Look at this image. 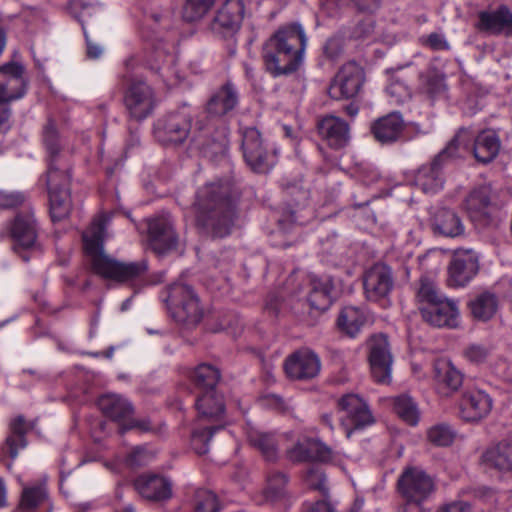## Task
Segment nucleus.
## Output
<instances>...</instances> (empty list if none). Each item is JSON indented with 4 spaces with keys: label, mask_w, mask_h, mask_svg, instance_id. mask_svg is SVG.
<instances>
[{
    "label": "nucleus",
    "mask_w": 512,
    "mask_h": 512,
    "mask_svg": "<svg viewBox=\"0 0 512 512\" xmlns=\"http://www.w3.org/2000/svg\"><path fill=\"white\" fill-rule=\"evenodd\" d=\"M493 407L492 398L482 390L466 391L459 403V415L467 422H478L487 417Z\"/></svg>",
    "instance_id": "nucleus-25"
},
{
    "label": "nucleus",
    "mask_w": 512,
    "mask_h": 512,
    "mask_svg": "<svg viewBox=\"0 0 512 512\" xmlns=\"http://www.w3.org/2000/svg\"><path fill=\"white\" fill-rule=\"evenodd\" d=\"M470 139L471 135L468 130L459 129L446 147L430 163L423 164L415 171L413 184L426 194H435L442 190L445 182L443 168L446 161L458 155L457 143L460 140L465 147H468Z\"/></svg>",
    "instance_id": "nucleus-4"
},
{
    "label": "nucleus",
    "mask_w": 512,
    "mask_h": 512,
    "mask_svg": "<svg viewBox=\"0 0 512 512\" xmlns=\"http://www.w3.org/2000/svg\"><path fill=\"white\" fill-rule=\"evenodd\" d=\"M124 103L130 117L141 121L147 118L155 107L154 91L145 82H133L126 91Z\"/></svg>",
    "instance_id": "nucleus-15"
},
{
    "label": "nucleus",
    "mask_w": 512,
    "mask_h": 512,
    "mask_svg": "<svg viewBox=\"0 0 512 512\" xmlns=\"http://www.w3.org/2000/svg\"><path fill=\"white\" fill-rule=\"evenodd\" d=\"M304 512H336L335 508L327 501H318L305 507Z\"/></svg>",
    "instance_id": "nucleus-62"
},
{
    "label": "nucleus",
    "mask_w": 512,
    "mask_h": 512,
    "mask_svg": "<svg viewBox=\"0 0 512 512\" xmlns=\"http://www.w3.org/2000/svg\"><path fill=\"white\" fill-rule=\"evenodd\" d=\"M11 236L14 240V250L24 261L29 260L26 250L37 248V225L33 211L28 208L16 215L11 225Z\"/></svg>",
    "instance_id": "nucleus-11"
},
{
    "label": "nucleus",
    "mask_w": 512,
    "mask_h": 512,
    "mask_svg": "<svg viewBox=\"0 0 512 512\" xmlns=\"http://www.w3.org/2000/svg\"><path fill=\"white\" fill-rule=\"evenodd\" d=\"M471 139L468 142V147H465L460 140L457 143L458 151L462 148L463 150H472L475 159L482 163H489L498 155L501 148V141L497 132L493 129H484L480 131L476 136L468 129Z\"/></svg>",
    "instance_id": "nucleus-17"
},
{
    "label": "nucleus",
    "mask_w": 512,
    "mask_h": 512,
    "mask_svg": "<svg viewBox=\"0 0 512 512\" xmlns=\"http://www.w3.org/2000/svg\"><path fill=\"white\" fill-rule=\"evenodd\" d=\"M475 28L488 35L512 36V11L502 5L496 10L480 11Z\"/></svg>",
    "instance_id": "nucleus-23"
},
{
    "label": "nucleus",
    "mask_w": 512,
    "mask_h": 512,
    "mask_svg": "<svg viewBox=\"0 0 512 512\" xmlns=\"http://www.w3.org/2000/svg\"><path fill=\"white\" fill-rule=\"evenodd\" d=\"M371 130L377 141L383 144L393 143L401 137L404 121L399 113H390L374 122Z\"/></svg>",
    "instance_id": "nucleus-32"
},
{
    "label": "nucleus",
    "mask_w": 512,
    "mask_h": 512,
    "mask_svg": "<svg viewBox=\"0 0 512 512\" xmlns=\"http://www.w3.org/2000/svg\"><path fill=\"white\" fill-rule=\"evenodd\" d=\"M153 458L152 454L144 447L137 446L132 449L126 458V462L131 467L142 466Z\"/></svg>",
    "instance_id": "nucleus-56"
},
{
    "label": "nucleus",
    "mask_w": 512,
    "mask_h": 512,
    "mask_svg": "<svg viewBox=\"0 0 512 512\" xmlns=\"http://www.w3.org/2000/svg\"><path fill=\"white\" fill-rule=\"evenodd\" d=\"M423 320L435 327L455 328L459 323V307L455 299L444 298L431 307H419Z\"/></svg>",
    "instance_id": "nucleus-24"
},
{
    "label": "nucleus",
    "mask_w": 512,
    "mask_h": 512,
    "mask_svg": "<svg viewBox=\"0 0 512 512\" xmlns=\"http://www.w3.org/2000/svg\"><path fill=\"white\" fill-rule=\"evenodd\" d=\"M48 501L46 478L36 484L23 485L19 507L30 511Z\"/></svg>",
    "instance_id": "nucleus-42"
},
{
    "label": "nucleus",
    "mask_w": 512,
    "mask_h": 512,
    "mask_svg": "<svg viewBox=\"0 0 512 512\" xmlns=\"http://www.w3.org/2000/svg\"><path fill=\"white\" fill-rule=\"evenodd\" d=\"M148 241L157 254H164L177 247L178 235L169 215H161L148 221Z\"/></svg>",
    "instance_id": "nucleus-14"
},
{
    "label": "nucleus",
    "mask_w": 512,
    "mask_h": 512,
    "mask_svg": "<svg viewBox=\"0 0 512 512\" xmlns=\"http://www.w3.org/2000/svg\"><path fill=\"white\" fill-rule=\"evenodd\" d=\"M469 308L475 319L488 321L498 311L499 298L493 292L484 291L476 295L474 299L469 302Z\"/></svg>",
    "instance_id": "nucleus-40"
},
{
    "label": "nucleus",
    "mask_w": 512,
    "mask_h": 512,
    "mask_svg": "<svg viewBox=\"0 0 512 512\" xmlns=\"http://www.w3.org/2000/svg\"><path fill=\"white\" fill-rule=\"evenodd\" d=\"M26 202V196L19 191H11L7 189H0V208L1 209H14L22 206Z\"/></svg>",
    "instance_id": "nucleus-53"
},
{
    "label": "nucleus",
    "mask_w": 512,
    "mask_h": 512,
    "mask_svg": "<svg viewBox=\"0 0 512 512\" xmlns=\"http://www.w3.org/2000/svg\"><path fill=\"white\" fill-rule=\"evenodd\" d=\"M71 171H47L45 179L49 193L50 215L53 221L65 219L71 211Z\"/></svg>",
    "instance_id": "nucleus-8"
},
{
    "label": "nucleus",
    "mask_w": 512,
    "mask_h": 512,
    "mask_svg": "<svg viewBox=\"0 0 512 512\" xmlns=\"http://www.w3.org/2000/svg\"><path fill=\"white\" fill-rule=\"evenodd\" d=\"M465 356L471 362L482 363L489 356V350L484 346L473 344L466 349Z\"/></svg>",
    "instance_id": "nucleus-58"
},
{
    "label": "nucleus",
    "mask_w": 512,
    "mask_h": 512,
    "mask_svg": "<svg viewBox=\"0 0 512 512\" xmlns=\"http://www.w3.org/2000/svg\"><path fill=\"white\" fill-rule=\"evenodd\" d=\"M433 50H448L449 44L445 37L439 33H431L425 42Z\"/></svg>",
    "instance_id": "nucleus-59"
},
{
    "label": "nucleus",
    "mask_w": 512,
    "mask_h": 512,
    "mask_svg": "<svg viewBox=\"0 0 512 512\" xmlns=\"http://www.w3.org/2000/svg\"><path fill=\"white\" fill-rule=\"evenodd\" d=\"M191 115L185 110L167 114L154 126L156 139L164 145L183 143L191 131Z\"/></svg>",
    "instance_id": "nucleus-10"
},
{
    "label": "nucleus",
    "mask_w": 512,
    "mask_h": 512,
    "mask_svg": "<svg viewBox=\"0 0 512 512\" xmlns=\"http://www.w3.org/2000/svg\"><path fill=\"white\" fill-rule=\"evenodd\" d=\"M369 360L371 373L378 383H388L391 378L392 355L387 337L376 335L370 343Z\"/></svg>",
    "instance_id": "nucleus-19"
},
{
    "label": "nucleus",
    "mask_w": 512,
    "mask_h": 512,
    "mask_svg": "<svg viewBox=\"0 0 512 512\" xmlns=\"http://www.w3.org/2000/svg\"><path fill=\"white\" fill-rule=\"evenodd\" d=\"M197 226L203 233L223 238L231 233L236 217V198L228 183L213 182L201 187L194 202Z\"/></svg>",
    "instance_id": "nucleus-2"
},
{
    "label": "nucleus",
    "mask_w": 512,
    "mask_h": 512,
    "mask_svg": "<svg viewBox=\"0 0 512 512\" xmlns=\"http://www.w3.org/2000/svg\"><path fill=\"white\" fill-rule=\"evenodd\" d=\"M427 437L434 445L448 446L453 442L455 433L448 425L438 424L428 430Z\"/></svg>",
    "instance_id": "nucleus-50"
},
{
    "label": "nucleus",
    "mask_w": 512,
    "mask_h": 512,
    "mask_svg": "<svg viewBox=\"0 0 512 512\" xmlns=\"http://www.w3.org/2000/svg\"><path fill=\"white\" fill-rule=\"evenodd\" d=\"M321 368L319 357L308 349L298 350L284 361V371L293 380H310L315 378Z\"/></svg>",
    "instance_id": "nucleus-16"
},
{
    "label": "nucleus",
    "mask_w": 512,
    "mask_h": 512,
    "mask_svg": "<svg viewBox=\"0 0 512 512\" xmlns=\"http://www.w3.org/2000/svg\"><path fill=\"white\" fill-rule=\"evenodd\" d=\"M98 406L106 417L118 422L120 426L134 412L132 403L122 395L115 393L102 395L98 400Z\"/></svg>",
    "instance_id": "nucleus-31"
},
{
    "label": "nucleus",
    "mask_w": 512,
    "mask_h": 512,
    "mask_svg": "<svg viewBox=\"0 0 512 512\" xmlns=\"http://www.w3.org/2000/svg\"><path fill=\"white\" fill-rule=\"evenodd\" d=\"M110 216L101 213L83 232L85 253L92 271L104 279L117 283H132L141 280L148 270L147 262H121L104 253L105 229Z\"/></svg>",
    "instance_id": "nucleus-1"
},
{
    "label": "nucleus",
    "mask_w": 512,
    "mask_h": 512,
    "mask_svg": "<svg viewBox=\"0 0 512 512\" xmlns=\"http://www.w3.org/2000/svg\"><path fill=\"white\" fill-rule=\"evenodd\" d=\"M28 425L23 416L16 417L10 424V434L6 439L4 450L12 458L18 456L19 450L27 445L25 435Z\"/></svg>",
    "instance_id": "nucleus-41"
},
{
    "label": "nucleus",
    "mask_w": 512,
    "mask_h": 512,
    "mask_svg": "<svg viewBox=\"0 0 512 512\" xmlns=\"http://www.w3.org/2000/svg\"><path fill=\"white\" fill-rule=\"evenodd\" d=\"M262 404L277 411H284L286 406L283 399L277 395H266L262 398Z\"/></svg>",
    "instance_id": "nucleus-60"
},
{
    "label": "nucleus",
    "mask_w": 512,
    "mask_h": 512,
    "mask_svg": "<svg viewBox=\"0 0 512 512\" xmlns=\"http://www.w3.org/2000/svg\"><path fill=\"white\" fill-rule=\"evenodd\" d=\"M444 298L446 296L432 279L426 276L420 278L419 286L416 290V300L420 307H431Z\"/></svg>",
    "instance_id": "nucleus-44"
},
{
    "label": "nucleus",
    "mask_w": 512,
    "mask_h": 512,
    "mask_svg": "<svg viewBox=\"0 0 512 512\" xmlns=\"http://www.w3.org/2000/svg\"><path fill=\"white\" fill-rule=\"evenodd\" d=\"M23 73V66L17 63L0 67V101L9 104L25 95L27 85Z\"/></svg>",
    "instance_id": "nucleus-20"
},
{
    "label": "nucleus",
    "mask_w": 512,
    "mask_h": 512,
    "mask_svg": "<svg viewBox=\"0 0 512 512\" xmlns=\"http://www.w3.org/2000/svg\"><path fill=\"white\" fill-rule=\"evenodd\" d=\"M322 139L334 149L345 147L350 140L349 125L339 117L328 115L322 118L317 125Z\"/></svg>",
    "instance_id": "nucleus-29"
},
{
    "label": "nucleus",
    "mask_w": 512,
    "mask_h": 512,
    "mask_svg": "<svg viewBox=\"0 0 512 512\" xmlns=\"http://www.w3.org/2000/svg\"><path fill=\"white\" fill-rule=\"evenodd\" d=\"M191 380L201 392L216 391L215 387L220 379V372L217 368L209 364H200L192 374Z\"/></svg>",
    "instance_id": "nucleus-43"
},
{
    "label": "nucleus",
    "mask_w": 512,
    "mask_h": 512,
    "mask_svg": "<svg viewBox=\"0 0 512 512\" xmlns=\"http://www.w3.org/2000/svg\"><path fill=\"white\" fill-rule=\"evenodd\" d=\"M243 14L242 0H226L214 17L211 24L212 31L222 36L232 34L239 28Z\"/></svg>",
    "instance_id": "nucleus-28"
},
{
    "label": "nucleus",
    "mask_w": 512,
    "mask_h": 512,
    "mask_svg": "<svg viewBox=\"0 0 512 512\" xmlns=\"http://www.w3.org/2000/svg\"><path fill=\"white\" fill-rule=\"evenodd\" d=\"M469 505L464 502H452L443 506L439 512H469Z\"/></svg>",
    "instance_id": "nucleus-64"
},
{
    "label": "nucleus",
    "mask_w": 512,
    "mask_h": 512,
    "mask_svg": "<svg viewBox=\"0 0 512 512\" xmlns=\"http://www.w3.org/2000/svg\"><path fill=\"white\" fill-rule=\"evenodd\" d=\"M222 426H211L203 429H195L191 436V446L199 454H206L209 450V441L212 435L220 430Z\"/></svg>",
    "instance_id": "nucleus-48"
},
{
    "label": "nucleus",
    "mask_w": 512,
    "mask_h": 512,
    "mask_svg": "<svg viewBox=\"0 0 512 512\" xmlns=\"http://www.w3.org/2000/svg\"><path fill=\"white\" fill-rule=\"evenodd\" d=\"M219 510L216 495L208 490H199L195 496V512H217Z\"/></svg>",
    "instance_id": "nucleus-52"
},
{
    "label": "nucleus",
    "mask_w": 512,
    "mask_h": 512,
    "mask_svg": "<svg viewBox=\"0 0 512 512\" xmlns=\"http://www.w3.org/2000/svg\"><path fill=\"white\" fill-rule=\"evenodd\" d=\"M333 283L328 278H313L307 302L311 309L318 312L325 311L332 303L331 292Z\"/></svg>",
    "instance_id": "nucleus-37"
},
{
    "label": "nucleus",
    "mask_w": 512,
    "mask_h": 512,
    "mask_svg": "<svg viewBox=\"0 0 512 512\" xmlns=\"http://www.w3.org/2000/svg\"><path fill=\"white\" fill-rule=\"evenodd\" d=\"M199 125L192 133L191 142L198 149H205L211 145L212 140L210 139L212 129L208 126Z\"/></svg>",
    "instance_id": "nucleus-57"
},
{
    "label": "nucleus",
    "mask_w": 512,
    "mask_h": 512,
    "mask_svg": "<svg viewBox=\"0 0 512 512\" xmlns=\"http://www.w3.org/2000/svg\"><path fill=\"white\" fill-rule=\"evenodd\" d=\"M419 93L431 101L446 97L448 85L444 73L431 68L419 75Z\"/></svg>",
    "instance_id": "nucleus-33"
},
{
    "label": "nucleus",
    "mask_w": 512,
    "mask_h": 512,
    "mask_svg": "<svg viewBox=\"0 0 512 512\" xmlns=\"http://www.w3.org/2000/svg\"><path fill=\"white\" fill-rule=\"evenodd\" d=\"M347 5L348 0H319L320 12L328 18L339 17Z\"/></svg>",
    "instance_id": "nucleus-54"
},
{
    "label": "nucleus",
    "mask_w": 512,
    "mask_h": 512,
    "mask_svg": "<svg viewBox=\"0 0 512 512\" xmlns=\"http://www.w3.org/2000/svg\"><path fill=\"white\" fill-rule=\"evenodd\" d=\"M437 391L444 397L451 396L462 386V373L447 361H437L434 365Z\"/></svg>",
    "instance_id": "nucleus-30"
},
{
    "label": "nucleus",
    "mask_w": 512,
    "mask_h": 512,
    "mask_svg": "<svg viewBox=\"0 0 512 512\" xmlns=\"http://www.w3.org/2000/svg\"><path fill=\"white\" fill-rule=\"evenodd\" d=\"M490 204L491 191L488 187L474 189L465 200V208L471 217L486 215Z\"/></svg>",
    "instance_id": "nucleus-45"
},
{
    "label": "nucleus",
    "mask_w": 512,
    "mask_h": 512,
    "mask_svg": "<svg viewBox=\"0 0 512 512\" xmlns=\"http://www.w3.org/2000/svg\"><path fill=\"white\" fill-rule=\"evenodd\" d=\"M337 407L342 413L340 425L348 439L354 432L363 430L375 422L368 403L358 394L349 393L341 396L337 401Z\"/></svg>",
    "instance_id": "nucleus-5"
},
{
    "label": "nucleus",
    "mask_w": 512,
    "mask_h": 512,
    "mask_svg": "<svg viewBox=\"0 0 512 512\" xmlns=\"http://www.w3.org/2000/svg\"><path fill=\"white\" fill-rule=\"evenodd\" d=\"M238 104V92L233 84L225 83L208 101L207 112L213 116H223Z\"/></svg>",
    "instance_id": "nucleus-34"
},
{
    "label": "nucleus",
    "mask_w": 512,
    "mask_h": 512,
    "mask_svg": "<svg viewBox=\"0 0 512 512\" xmlns=\"http://www.w3.org/2000/svg\"><path fill=\"white\" fill-rule=\"evenodd\" d=\"M242 151L246 164L256 173L269 172L277 162L274 148H268L254 127L246 128L242 134Z\"/></svg>",
    "instance_id": "nucleus-7"
},
{
    "label": "nucleus",
    "mask_w": 512,
    "mask_h": 512,
    "mask_svg": "<svg viewBox=\"0 0 512 512\" xmlns=\"http://www.w3.org/2000/svg\"><path fill=\"white\" fill-rule=\"evenodd\" d=\"M306 37L294 27L276 31L262 47L264 67L273 77L287 76L298 70L303 62Z\"/></svg>",
    "instance_id": "nucleus-3"
},
{
    "label": "nucleus",
    "mask_w": 512,
    "mask_h": 512,
    "mask_svg": "<svg viewBox=\"0 0 512 512\" xmlns=\"http://www.w3.org/2000/svg\"><path fill=\"white\" fill-rule=\"evenodd\" d=\"M286 455L292 462H333L335 459V453L330 447L322 441L312 438L298 440L286 451Z\"/></svg>",
    "instance_id": "nucleus-22"
},
{
    "label": "nucleus",
    "mask_w": 512,
    "mask_h": 512,
    "mask_svg": "<svg viewBox=\"0 0 512 512\" xmlns=\"http://www.w3.org/2000/svg\"><path fill=\"white\" fill-rule=\"evenodd\" d=\"M216 0H186L182 16L187 22L201 20L214 6Z\"/></svg>",
    "instance_id": "nucleus-47"
},
{
    "label": "nucleus",
    "mask_w": 512,
    "mask_h": 512,
    "mask_svg": "<svg viewBox=\"0 0 512 512\" xmlns=\"http://www.w3.org/2000/svg\"><path fill=\"white\" fill-rule=\"evenodd\" d=\"M482 460L487 466L512 475V441H502L488 448Z\"/></svg>",
    "instance_id": "nucleus-35"
},
{
    "label": "nucleus",
    "mask_w": 512,
    "mask_h": 512,
    "mask_svg": "<svg viewBox=\"0 0 512 512\" xmlns=\"http://www.w3.org/2000/svg\"><path fill=\"white\" fill-rule=\"evenodd\" d=\"M367 322L366 313L354 306L344 307L337 319L339 329L351 338H355Z\"/></svg>",
    "instance_id": "nucleus-39"
},
{
    "label": "nucleus",
    "mask_w": 512,
    "mask_h": 512,
    "mask_svg": "<svg viewBox=\"0 0 512 512\" xmlns=\"http://www.w3.org/2000/svg\"><path fill=\"white\" fill-rule=\"evenodd\" d=\"M479 269L478 257L471 249H457L449 265V283L460 287L468 284Z\"/></svg>",
    "instance_id": "nucleus-18"
},
{
    "label": "nucleus",
    "mask_w": 512,
    "mask_h": 512,
    "mask_svg": "<svg viewBox=\"0 0 512 512\" xmlns=\"http://www.w3.org/2000/svg\"><path fill=\"white\" fill-rule=\"evenodd\" d=\"M306 486L312 490L321 492L324 496L327 495L328 489L326 487V478L324 473L318 467H310L306 470L303 476Z\"/></svg>",
    "instance_id": "nucleus-51"
},
{
    "label": "nucleus",
    "mask_w": 512,
    "mask_h": 512,
    "mask_svg": "<svg viewBox=\"0 0 512 512\" xmlns=\"http://www.w3.org/2000/svg\"><path fill=\"white\" fill-rule=\"evenodd\" d=\"M364 83V71L355 62L346 63L332 80L328 94L336 100L353 98Z\"/></svg>",
    "instance_id": "nucleus-12"
},
{
    "label": "nucleus",
    "mask_w": 512,
    "mask_h": 512,
    "mask_svg": "<svg viewBox=\"0 0 512 512\" xmlns=\"http://www.w3.org/2000/svg\"><path fill=\"white\" fill-rule=\"evenodd\" d=\"M199 418L202 420H219L225 407L223 397L217 391L201 392L195 401Z\"/></svg>",
    "instance_id": "nucleus-36"
},
{
    "label": "nucleus",
    "mask_w": 512,
    "mask_h": 512,
    "mask_svg": "<svg viewBox=\"0 0 512 512\" xmlns=\"http://www.w3.org/2000/svg\"><path fill=\"white\" fill-rule=\"evenodd\" d=\"M134 487L148 501L164 502L172 497V483L161 475L142 474L136 478Z\"/></svg>",
    "instance_id": "nucleus-26"
},
{
    "label": "nucleus",
    "mask_w": 512,
    "mask_h": 512,
    "mask_svg": "<svg viewBox=\"0 0 512 512\" xmlns=\"http://www.w3.org/2000/svg\"><path fill=\"white\" fill-rule=\"evenodd\" d=\"M169 307L178 322L195 325L200 322L203 311L199 298L192 287L179 280L168 290Z\"/></svg>",
    "instance_id": "nucleus-6"
},
{
    "label": "nucleus",
    "mask_w": 512,
    "mask_h": 512,
    "mask_svg": "<svg viewBox=\"0 0 512 512\" xmlns=\"http://www.w3.org/2000/svg\"><path fill=\"white\" fill-rule=\"evenodd\" d=\"M247 438L250 445L257 449L266 461L274 462L278 458V442L273 433L250 428Z\"/></svg>",
    "instance_id": "nucleus-38"
},
{
    "label": "nucleus",
    "mask_w": 512,
    "mask_h": 512,
    "mask_svg": "<svg viewBox=\"0 0 512 512\" xmlns=\"http://www.w3.org/2000/svg\"><path fill=\"white\" fill-rule=\"evenodd\" d=\"M397 487L404 499H427L433 493L435 484L421 468L407 467L400 474Z\"/></svg>",
    "instance_id": "nucleus-13"
},
{
    "label": "nucleus",
    "mask_w": 512,
    "mask_h": 512,
    "mask_svg": "<svg viewBox=\"0 0 512 512\" xmlns=\"http://www.w3.org/2000/svg\"><path fill=\"white\" fill-rule=\"evenodd\" d=\"M426 499H405L401 512H427L422 503Z\"/></svg>",
    "instance_id": "nucleus-61"
},
{
    "label": "nucleus",
    "mask_w": 512,
    "mask_h": 512,
    "mask_svg": "<svg viewBox=\"0 0 512 512\" xmlns=\"http://www.w3.org/2000/svg\"><path fill=\"white\" fill-rule=\"evenodd\" d=\"M128 430H137L141 433L150 432L153 430V426L149 418H130L127 417L126 420L120 426V433L123 434Z\"/></svg>",
    "instance_id": "nucleus-55"
},
{
    "label": "nucleus",
    "mask_w": 512,
    "mask_h": 512,
    "mask_svg": "<svg viewBox=\"0 0 512 512\" xmlns=\"http://www.w3.org/2000/svg\"><path fill=\"white\" fill-rule=\"evenodd\" d=\"M287 484V476L282 472H272L267 477L265 496L270 500L281 497Z\"/></svg>",
    "instance_id": "nucleus-49"
},
{
    "label": "nucleus",
    "mask_w": 512,
    "mask_h": 512,
    "mask_svg": "<svg viewBox=\"0 0 512 512\" xmlns=\"http://www.w3.org/2000/svg\"><path fill=\"white\" fill-rule=\"evenodd\" d=\"M393 407L395 413L404 422L411 426H415L419 422L420 412L417 403L407 394L396 396L393 399Z\"/></svg>",
    "instance_id": "nucleus-46"
},
{
    "label": "nucleus",
    "mask_w": 512,
    "mask_h": 512,
    "mask_svg": "<svg viewBox=\"0 0 512 512\" xmlns=\"http://www.w3.org/2000/svg\"><path fill=\"white\" fill-rule=\"evenodd\" d=\"M386 92H387V94H389L392 97L396 96V101L399 102L406 95V88L401 83L395 82V83H391L386 88Z\"/></svg>",
    "instance_id": "nucleus-63"
},
{
    "label": "nucleus",
    "mask_w": 512,
    "mask_h": 512,
    "mask_svg": "<svg viewBox=\"0 0 512 512\" xmlns=\"http://www.w3.org/2000/svg\"><path fill=\"white\" fill-rule=\"evenodd\" d=\"M363 285L368 300H384L394 285L391 269L385 264H375L365 273Z\"/></svg>",
    "instance_id": "nucleus-21"
},
{
    "label": "nucleus",
    "mask_w": 512,
    "mask_h": 512,
    "mask_svg": "<svg viewBox=\"0 0 512 512\" xmlns=\"http://www.w3.org/2000/svg\"><path fill=\"white\" fill-rule=\"evenodd\" d=\"M42 143L47 152V171H71L72 149L67 146L52 119L43 126Z\"/></svg>",
    "instance_id": "nucleus-9"
},
{
    "label": "nucleus",
    "mask_w": 512,
    "mask_h": 512,
    "mask_svg": "<svg viewBox=\"0 0 512 512\" xmlns=\"http://www.w3.org/2000/svg\"><path fill=\"white\" fill-rule=\"evenodd\" d=\"M431 228L434 234L446 238H458L465 234L463 219L455 210L447 207L433 210Z\"/></svg>",
    "instance_id": "nucleus-27"
}]
</instances>
